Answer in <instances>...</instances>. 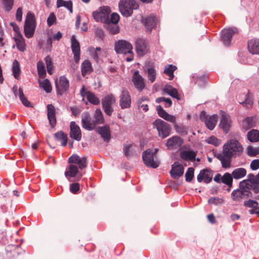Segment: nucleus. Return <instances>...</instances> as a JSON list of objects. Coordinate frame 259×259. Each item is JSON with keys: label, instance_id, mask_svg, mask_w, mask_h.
Listing matches in <instances>:
<instances>
[{"label": "nucleus", "instance_id": "obj_1", "mask_svg": "<svg viewBox=\"0 0 259 259\" xmlns=\"http://www.w3.org/2000/svg\"><path fill=\"white\" fill-rule=\"evenodd\" d=\"M68 162L70 164L68 167V170L65 172V177L69 181L72 182L71 179L78 175L79 180L82 174L79 173L78 169L82 170L87 166V157L84 156L81 158L77 154H74L69 157Z\"/></svg>", "mask_w": 259, "mask_h": 259}, {"label": "nucleus", "instance_id": "obj_2", "mask_svg": "<svg viewBox=\"0 0 259 259\" xmlns=\"http://www.w3.org/2000/svg\"><path fill=\"white\" fill-rule=\"evenodd\" d=\"M243 152V147L236 139H230L223 146V154L229 158L240 157Z\"/></svg>", "mask_w": 259, "mask_h": 259}, {"label": "nucleus", "instance_id": "obj_3", "mask_svg": "<svg viewBox=\"0 0 259 259\" xmlns=\"http://www.w3.org/2000/svg\"><path fill=\"white\" fill-rule=\"evenodd\" d=\"M118 7L122 15L128 17L132 15L134 10L139 9V6L135 0H120Z\"/></svg>", "mask_w": 259, "mask_h": 259}, {"label": "nucleus", "instance_id": "obj_4", "mask_svg": "<svg viewBox=\"0 0 259 259\" xmlns=\"http://www.w3.org/2000/svg\"><path fill=\"white\" fill-rule=\"evenodd\" d=\"M36 27V20L34 14L29 11L26 15L24 25V33L26 37L30 38L34 35Z\"/></svg>", "mask_w": 259, "mask_h": 259}, {"label": "nucleus", "instance_id": "obj_5", "mask_svg": "<svg viewBox=\"0 0 259 259\" xmlns=\"http://www.w3.org/2000/svg\"><path fill=\"white\" fill-rule=\"evenodd\" d=\"M231 198L235 201L240 202L244 198L252 197L251 191L248 186H245L239 183V188L234 190L231 194Z\"/></svg>", "mask_w": 259, "mask_h": 259}, {"label": "nucleus", "instance_id": "obj_6", "mask_svg": "<svg viewBox=\"0 0 259 259\" xmlns=\"http://www.w3.org/2000/svg\"><path fill=\"white\" fill-rule=\"evenodd\" d=\"M153 127L156 128L158 136L164 139L169 136L171 130L170 125L161 119H157L153 122Z\"/></svg>", "mask_w": 259, "mask_h": 259}, {"label": "nucleus", "instance_id": "obj_7", "mask_svg": "<svg viewBox=\"0 0 259 259\" xmlns=\"http://www.w3.org/2000/svg\"><path fill=\"white\" fill-rule=\"evenodd\" d=\"M158 151L155 149L152 151L151 149H147L143 153L142 158L144 164L148 167L156 168L159 165V162L154 160V156Z\"/></svg>", "mask_w": 259, "mask_h": 259}, {"label": "nucleus", "instance_id": "obj_8", "mask_svg": "<svg viewBox=\"0 0 259 259\" xmlns=\"http://www.w3.org/2000/svg\"><path fill=\"white\" fill-rule=\"evenodd\" d=\"M110 12L111 10L109 7H101L99 11L93 13V16L97 22L109 24Z\"/></svg>", "mask_w": 259, "mask_h": 259}, {"label": "nucleus", "instance_id": "obj_9", "mask_svg": "<svg viewBox=\"0 0 259 259\" xmlns=\"http://www.w3.org/2000/svg\"><path fill=\"white\" fill-rule=\"evenodd\" d=\"M116 99L114 96L112 94L106 95L102 99V108L105 113L111 116L114 111L112 105L115 104Z\"/></svg>", "mask_w": 259, "mask_h": 259}, {"label": "nucleus", "instance_id": "obj_10", "mask_svg": "<svg viewBox=\"0 0 259 259\" xmlns=\"http://www.w3.org/2000/svg\"><path fill=\"white\" fill-rule=\"evenodd\" d=\"M133 46L125 40H119L115 43L114 50L117 54H133Z\"/></svg>", "mask_w": 259, "mask_h": 259}, {"label": "nucleus", "instance_id": "obj_11", "mask_svg": "<svg viewBox=\"0 0 259 259\" xmlns=\"http://www.w3.org/2000/svg\"><path fill=\"white\" fill-rule=\"evenodd\" d=\"M237 32V29L236 28L224 29L221 32V40L225 46H228L231 43L233 36Z\"/></svg>", "mask_w": 259, "mask_h": 259}, {"label": "nucleus", "instance_id": "obj_12", "mask_svg": "<svg viewBox=\"0 0 259 259\" xmlns=\"http://www.w3.org/2000/svg\"><path fill=\"white\" fill-rule=\"evenodd\" d=\"M157 18L156 15L150 14L145 17H143L142 22L144 24L146 30L151 32L152 30L157 25Z\"/></svg>", "mask_w": 259, "mask_h": 259}, {"label": "nucleus", "instance_id": "obj_13", "mask_svg": "<svg viewBox=\"0 0 259 259\" xmlns=\"http://www.w3.org/2000/svg\"><path fill=\"white\" fill-rule=\"evenodd\" d=\"M71 48L73 54L74 60L76 64H78L80 60V47L74 35H72L71 37Z\"/></svg>", "mask_w": 259, "mask_h": 259}, {"label": "nucleus", "instance_id": "obj_14", "mask_svg": "<svg viewBox=\"0 0 259 259\" xmlns=\"http://www.w3.org/2000/svg\"><path fill=\"white\" fill-rule=\"evenodd\" d=\"M135 48L137 55L142 57L148 52L147 42L143 39L138 38L135 42Z\"/></svg>", "mask_w": 259, "mask_h": 259}, {"label": "nucleus", "instance_id": "obj_15", "mask_svg": "<svg viewBox=\"0 0 259 259\" xmlns=\"http://www.w3.org/2000/svg\"><path fill=\"white\" fill-rule=\"evenodd\" d=\"M212 171L209 169L205 168L201 169L197 177L199 183L203 182L204 183L208 184L211 182L212 179Z\"/></svg>", "mask_w": 259, "mask_h": 259}, {"label": "nucleus", "instance_id": "obj_16", "mask_svg": "<svg viewBox=\"0 0 259 259\" xmlns=\"http://www.w3.org/2000/svg\"><path fill=\"white\" fill-rule=\"evenodd\" d=\"M81 123L82 126L83 128L88 131H92L95 129V125L93 121L90 114L89 112H83L81 116Z\"/></svg>", "mask_w": 259, "mask_h": 259}, {"label": "nucleus", "instance_id": "obj_17", "mask_svg": "<svg viewBox=\"0 0 259 259\" xmlns=\"http://www.w3.org/2000/svg\"><path fill=\"white\" fill-rule=\"evenodd\" d=\"M119 97V106L121 109H124L131 107V97L127 91L123 90Z\"/></svg>", "mask_w": 259, "mask_h": 259}, {"label": "nucleus", "instance_id": "obj_18", "mask_svg": "<svg viewBox=\"0 0 259 259\" xmlns=\"http://www.w3.org/2000/svg\"><path fill=\"white\" fill-rule=\"evenodd\" d=\"M70 137L77 141H80L81 139V132L79 126L75 121L70 123Z\"/></svg>", "mask_w": 259, "mask_h": 259}, {"label": "nucleus", "instance_id": "obj_19", "mask_svg": "<svg viewBox=\"0 0 259 259\" xmlns=\"http://www.w3.org/2000/svg\"><path fill=\"white\" fill-rule=\"evenodd\" d=\"M183 143V140L180 137L174 136L167 140L165 146L168 149L172 150L182 146Z\"/></svg>", "mask_w": 259, "mask_h": 259}, {"label": "nucleus", "instance_id": "obj_20", "mask_svg": "<svg viewBox=\"0 0 259 259\" xmlns=\"http://www.w3.org/2000/svg\"><path fill=\"white\" fill-rule=\"evenodd\" d=\"M47 108V117L50 125L52 128H54L56 126L57 123L56 109L54 106L52 104H48Z\"/></svg>", "mask_w": 259, "mask_h": 259}, {"label": "nucleus", "instance_id": "obj_21", "mask_svg": "<svg viewBox=\"0 0 259 259\" xmlns=\"http://www.w3.org/2000/svg\"><path fill=\"white\" fill-rule=\"evenodd\" d=\"M96 132L100 135L105 142H108L111 139V131L109 125L106 124L103 126H99L96 128Z\"/></svg>", "mask_w": 259, "mask_h": 259}, {"label": "nucleus", "instance_id": "obj_22", "mask_svg": "<svg viewBox=\"0 0 259 259\" xmlns=\"http://www.w3.org/2000/svg\"><path fill=\"white\" fill-rule=\"evenodd\" d=\"M220 126L223 130L225 134H227L231 127V120L230 119V116L224 113L222 114L220 117Z\"/></svg>", "mask_w": 259, "mask_h": 259}, {"label": "nucleus", "instance_id": "obj_23", "mask_svg": "<svg viewBox=\"0 0 259 259\" xmlns=\"http://www.w3.org/2000/svg\"><path fill=\"white\" fill-rule=\"evenodd\" d=\"M60 87L56 85L57 94L62 95L69 88V81L65 76H61L59 78Z\"/></svg>", "mask_w": 259, "mask_h": 259}, {"label": "nucleus", "instance_id": "obj_24", "mask_svg": "<svg viewBox=\"0 0 259 259\" xmlns=\"http://www.w3.org/2000/svg\"><path fill=\"white\" fill-rule=\"evenodd\" d=\"M184 174V167L179 162H175L171 165V169L170 171L171 177L173 179H178Z\"/></svg>", "mask_w": 259, "mask_h": 259}, {"label": "nucleus", "instance_id": "obj_25", "mask_svg": "<svg viewBox=\"0 0 259 259\" xmlns=\"http://www.w3.org/2000/svg\"><path fill=\"white\" fill-rule=\"evenodd\" d=\"M133 82L135 88L139 91L141 92L143 90L145 87L143 78L139 74L138 70H136L134 74L133 77Z\"/></svg>", "mask_w": 259, "mask_h": 259}, {"label": "nucleus", "instance_id": "obj_26", "mask_svg": "<svg viewBox=\"0 0 259 259\" xmlns=\"http://www.w3.org/2000/svg\"><path fill=\"white\" fill-rule=\"evenodd\" d=\"M156 111L159 116L165 120L169 121L170 122L175 123L176 119V117L169 114L164 110L160 105H157L156 106Z\"/></svg>", "mask_w": 259, "mask_h": 259}, {"label": "nucleus", "instance_id": "obj_27", "mask_svg": "<svg viewBox=\"0 0 259 259\" xmlns=\"http://www.w3.org/2000/svg\"><path fill=\"white\" fill-rule=\"evenodd\" d=\"M197 153V151H195L189 149L187 150L182 151L180 153V157L185 161L194 162L195 161Z\"/></svg>", "mask_w": 259, "mask_h": 259}, {"label": "nucleus", "instance_id": "obj_28", "mask_svg": "<svg viewBox=\"0 0 259 259\" xmlns=\"http://www.w3.org/2000/svg\"><path fill=\"white\" fill-rule=\"evenodd\" d=\"M248 49L252 54L259 55V39L253 38L248 41Z\"/></svg>", "mask_w": 259, "mask_h": 259}, {"label": "nucleus", "instance_id": "obj_29", "mask_svg": "<svg viewBox=\"0 0 259 259\" xmlns=\"http://www.w3.org/2000/svg\"><path fill=\"white\" fill-rule=\"evenodd\" d=\"M93 71V68L91 63L89 60H86L81 63V74L83 77L91 73Z\"/></svg>", "mask_w": 259, "mask_h": 259}, {"label": "nucleus", "instance_id": "obj_30", "mask_svg": "<svg viewBox=\"0 0 259 259\" xmlns=\"http://www.w3.org/2000/svg\"><path fill=\"white\" fill-rule=\"evenodd\" d=\"M215 157L221 162L222 166L223 168H229L231 166V162L232 158H229L225 156L223 154L219 153L215 155Z\"/></svg>", "mask_w": 259, "mask_h": 259}, {"label": "nucleus", "instance_id": "obj_31", "mask_svg": "<svg viewBox=\"0 0 259 259\" xmlns=\"http://www.w3.org/2000/svg\"><path fill=\"white\" fill-rule=\"evenodd\" d=\"M218 121V115L213 114L209 116L208 118L204 122L205 126L209 130H212L214 128Z\"/></svg>", "mask_w": 259, "mask_h": 259}, {"label": "nucleus", "instance_id": "obj_32", "mask_svg": "<svg viewBox=\"0 0 259 259\" xmlns=\"http://www.w3.org/2000/svg\"><path fill=\"white\" fill-rule=\"evenodd\" d=\"M94 118V120H93V122L95 125V126L97 124H101L104 123L105 119L103 116V114L101 109L99 108L96 109Z\"/></svg>", "mask_w": 259, "mask_h": 259}, {"label": "nucleus", "instance_id": "obj_33", "mask_svg": "<svg viewBox=\"0 0 259 259\" xmlns=\"http://www.w3.org/2000/svg\"><path fill=\"white\" fill-rule=\"evenodd\" d=\"M55 139L61 142V145L63 147L66 146L68 141L67 135L62 131L56 133L54 135Z\"/></svg>", "mask_w": 259, "mask_h": 259}, {"label": "nucleus", "instance_id": "obj_34", "mask_svg": "<svg viewBox=\"0 0 259 259\" xmlns=\"http://www.w3.org/2000/svg\"><path fill=\"white\" fill-rule=\"evenodd\" d=\"M246 170L243 167L235 169L232 172V176L235 179H240L243 178L246 175Z\"/></svg>", "mask_w": 259, "mask_h": 259}, {"label": "nucleus", "instance_id": "obj_35", "mask_svg": "<svg viewBox=\"0 0 259 259\" xmlns=\"http://www.w3.org/2000/svg\"><path fill=\"white\" fill-rule=\"evenodd\" d=\"M36 66L39 77L40 78H45L46 76L47 73L44 62L42 61H38Z\"/></svg>", "mask_w": 259, "mask_h": 259}, {"label": "nucleus", "instance_id": "obj_36", "mask_svg": "<svg viewBox=\"0 0 259 259\" xmlns=\"http://www.w3.org/2000/svg\"><path fill=\"white\" fill-rule=\"evenodd\" d=\"M87 99L91 104L94 105H98L100 103L99 98L96 96L95 93L90 91H87Z\"/></svg>", "mask_w": 259, "mask_h": 259}, {"label": "nucleus", "instance_id": "obj_37", "mask_svg": "<svg viewBox=\"0 0 259 259\" xmlns=\"http://www.w3.org/2000/svg\"><path fill=\"white\" fill-rule=\"evenodd\" d=\"M247 139L251 142L259 141V131L256 130H251L247 133Z\"/></svg>", "mask_w": 259, "mask_h": 259}, {"label": "nucleus", "instance_id": "obj_38", "mask_svg": "<svg viewBox=\"0 0 259 259\" xmlns=\"http://www.w3.org/2000/svg\"><path fill=\"white\" fill-rule=\"evenodd\" d=\"M39 87L47 93H50L52 91V85L50 80L48 79H45L42 81L38 80Z\"/></svg>", "mask_w": 259, "mask_h": 259}, {"label": "nucleus", "instance_id": "obj_39", "mask_svg": "<svg viewBox=\"0 0 259 259\" xmlns=\"http://www.w3.org/2000/svg\"><path fill=\"white\" fill-rule=\"evenodd\" d=\"M177 67L175 65L170 64L165 67L163 73L169 76V80H172L174 78V72L177 69Z\"/></svg>", "mask_w": 259, "mask_h": 259}, {"label": "nucleus", "instance_id": "obj_40", "mask_svg": "<svg viewBox=\"0 0 259 259\" xmlns=\"http://www.w3.org/2000/svg\"><path fill=\"white\" fill-rule=\"evenodd\" d=\"M12 71L14 77L16 79H18L20 77L21 70L19 63L16 60H15L13 63Z\"/></svg>", "mask_w": 259, "mask_h": 259}, {"label": "nucleus", "instance_id": "obj_41", "mask_svg": "<svg viewBox=\"0 0 259 259\" xmlns=\"http://www.w3.org/2000/svg\"><path fill=\"white\" fill-rule=\"evenodd\" d=\"M255 125V123L251 117H247L242 121L243 127L246 130L254 127Z\"/></svg>", "mask_w": 259, "mask_h": 259}, {"label": "nucleus", "instance_id": "obj_42", "mask_svg": "<svg viewBox=\"0 0 259 259\" xmlns=\"http://www.w3.org/2000/svg\"><path fill=\"white\" fill-rule=\"evenodd\" d=\"M18 92L20 100L23 105L27 107H32L33 106L31 103L25 97L23 93V90L21 88L18 89Z\"/></svg>", "mask_w": 259, "mask_h": 259}, {"label": "nucleus", "instance_id": "obj_43", "mask_svg": "<svg viewBox=\"0 0 259 259\" xmlns=\"http://www.w3.org/2000/svg\"><path fill=\"white\" fill-rule=\"evenodd\" d=\"M233 176L232 174L229 172H226L222 177V183L227 185L229 188L233 185Z\"/></svg>", "mask_w": 259, "mask_h": 259}, {"label": "nucleus", "instance_id": "obj_44", "mask_svg": "<svg viewBox=\"0 0 259 259\" xmlns=\"http://www.w3.org/2000/svg\"><path fill=\"white\" fill-rule=\"evenodd\" d=\"M258 180L257 175L254 176V174L250 173L248 175L247 179L242 181L239 183L245 186H249L250 184L252 183V181H257Z\"/></svg>", "mask_w": 259, "mask_h": 259}, {"label": "nucleus", "instance_id": "obj_45", "mask_svg": "<svg viewBox=\"0 0 259 259\" xmlns=\"http://www.w3.org/2000/svg\"><path fill=\"white\" fill-rule=\"evenodd\" d=\"M148 74V77L149 80L151 82H153L156 79V71L152 66H149L145 70Z\"/></svg>", "mask_w": 259, "mask_h": 259}, {"label": "nucleus", "instance_id": "obj_46", "mask_svg": "<svg viewBox=\"0 0 259 259\" xmlns=\"http://www.w3.org/2000/svg\"><path fill=\"white\" fill-rule=\"evenodd\" d=\"M240 103L247 108H250L252 107V105L253 103V99L250 97L249 93H248L245 95V100L242 102H240Z\"/></svg>", "mask_w": 259, "mask_h": 259}, {"label": "nucleus", "instance_id": "obj_47", "mask_svg": "<svg viewBox=\"0 0 259 259\" xmlns=\"http://www.w3.org/2000/svg\"><path fill=\"white\" fill-rule=\"evenodd\" d=\"M45 61L47 65V69L48 73L50 75L53 74V65L51 58L49 56H47L45 58Z\"/></svg>", "mask_w": 259, "mask_h": 259}, {"label": "nucleus", "instance_id": "obj_48", "mask_svg": "<svg viewBox=\"0 0 259 259\" xmlns=\"http://www.w3.org/2000/svg\"><path fill=\"white\" fill-rule=\"evenodd\" d=\"M175 128L176 131L182 136H186L188 134V128L184 125H178L175 124Z\"/></svg>", "mask_w": 259, "mask_h": 259}, {"label": "nucleus", "instance_id": "obj_49", "mask_svg": "<svg viewBox=\"0 0 259 259\" xmlns=\"http://www.w3.org/2000/svg\"><path fill=\"white\" fill-rule=\"evenodd\" d=\"M14 0H2L4 9L6 12H9L13 8Z\"/></svg>", "mask_w": 259, "mask_h": 259}, {"label": "nucleus", "instance_id": "obj_50", "mask_svg": "<svg viewBox=\"0 0 259 259\" xmlns=\"http://www.w3.org/2000/svg\"><path fill=\"white\" fill-rule=\"evenodd\" d=\"M249 187V191H252L254 193L258 194L259 193V180H255L252 181V183L250 184L249 186H247Z\"/></svg>", "mask_w": 259, "mask_h": 259}, {"label": "nucleus", "instance_id": "obj_51", "mask_svg": "<svg viewBox=\"0 0 259 259\" xmlns=\"http://www.w3.org/2000/svg\"><path fill=\"white\" fill-rule=\"evenodd\" d=\"M208 203L214 205H221L224 203V200L223 198L219 197H210L208 200Z\"/></svg>", "mask_w": 259, "mask_h": 259}, {"label": "nucleus", "instance_id": "obj_52", "mask_svg": "<svg viewBox=\"0 0 259 259\" xmlns=\"http://www.w3.org/2000/svg\"><path fill=\"white\" fill-rule=\"evenodd\" d=\"M194 168L193 167H189L185 174V178L186 181L188 182H190L193 177L194 174Z\"/></svg>", "mask_w": 259, "mask_h": 259}, {"label": "nucleus", "instance_id": "obj_53", "mask_svg": "<svg viewBox=\"0 0 259 259\" xmlns=\"http://www.w3.org/2000/svg\"><path fill=\"white\" fill-rule=\"evenodd\" d=\"M243 204L245 207L254 209L258 205V203L256 200L249 199L245 201Z\"/></svg>", "mask_w": 259, "mask_h": 259}, {"label": "nucleus", "instance_id": "obj_54", "mask_svg": "<svg viewBox=\"0 0 259 259\" xmlns=\"http://www.w3.org/2000/svg\"><path fill=\"white\" fill-rule=\"evenodd\" d=\"M15 42H16L17 48L19 51L23 52L26 50V44L25 40H15Z\"/></svg>", "mask_w": 259, "mask_h": 259}, {"label": "nucleus", "instance_id": "obj_55", "mask_svg": "<svg viewBox=\"0 0 259 259\" xmlns=\"http://www.w3.org/2000/svg\"><path fill=\"white\" fill-rule=\"evenodd\" d=\"M207 78L205 75L198 76L196 81L197 84L200 87H203L207 81Z\"/></svg>", "mask_w": 259, "mask_h": 259}, {"label": "nucleus", "instance_id": "obj_56", "mask_svg": "<svg viewBox=\"0 0 259 259\" xmlns=\"http://www.w3.org/2000/svg\"><path fill=\"white\" fill-rule=\"evenodd\" d=\"M119 16L116 13H113L111 15L110 18H109V24H116L119 20Z\"/></svg>", "mask_w": 259, "mask_h": 259}, {"label": "nucleus", "instance_id": "obj_57", "mask_svg": "<svg viewBox=\"0 0 259 259\" xmlns=\"http://www.w3.org/2000/svg\"><path fill=\"white\" fill-rule=\"evenodd\" d=\"M79 189L80 185L78 183H73L71 184L70 185V191L73 194H77Z\"/></svg>", "mask_w": 259, "mask_h": 259}, {"label": "nucleus", "instance_id": "obj_58", "mask_svg": "<svg viewBox=\"0 0 259 259\" xmlns=\"http://www.w3.org/2000/svg\"><path fill=\"white\" fill-rule=\"evenodd\" d=\"M259 154V148H255L251 146L247 148V154L250 156H255Z\"/></svg>", "mask_w": 259, "mask_h": 259}, {"label": "nucleus", "instance_id": "obj_59", "mask_svg": "<svg viewBox=\"0 0 259 259\" xmlns=\"http://www.w3.org/2000/svg\"><path fill=\"white\" fill-rule=\"evenodd\" d=\"M206 142L209 144L217 146L219 145L220 142L218 138L214 136H211L206 140Z\"/></svg>", "mask_w": 259, "mask_h": 259}, {"label": "nucleus", "instance_id": "obj_60", "mask_svg": "<svg viewBox=\"0 0 259 259\" xmlns=\"http://www.w3.org/2000/svg\"><path fill=\"white\" fill-rule=\"evenodd\" d=\"M56 22V17L55 14L53 13H52L50 14L49 16L47 19V24L50 27Z\"/></svg>", "mask_w": 259, "mask_h": 259}, {"label": "nucleus", "instance_id": "obj_61", "mask_svg": "<svg viewBox=\"0 0 259 259\" xmlns=\"http://www.w3.org/2000/svg\"><path fill=\"white\" fill-rule=\"evenodd\" d=\"M108 25V29L111 33L116 34L119 32V28L117 25H116V24H112L111 25L109 24Z\"/></svg>", "mask_w": 259, "mask_h": 259}, {"label": "nucleus", "instance_id": "obj_62", "mask_svg": "<svg viewBox=\"0 0 259 259\" xmlns=\"http://www.w3.org/2000/svg\"><path fill=\"white\" fill-rule=\"evenodd\" d=\"M71 2V1H65L64 0H57V8L64 7L67 9V6H69Z\"/></svg>", "mask_w": 259, "mask_h": 259}, {"label": "nucleus", "instance_id": "obj_63", "mask_svg": "<svg viewBox=\"0 0 259 259\" xmlns=\"http://www.w3.org/2000/svg\"><path fill=\"white\" fill-rule=\"evenodd\" d=\"M250 168L253 170H257L259 168V159H256L253 160L250 163Z\"/></svg>", "mask_w": 259, "mask_h": 259}, {"label": "nucleus", "instance_id": "obj_64", "mask_svg": "<svg viewBox=\"0 0 259 259\" xmlns=\"http://www.w3.org/2000/svg\"><path fill=\"white\" fill-rule=\"evenodd\" d=\"M70 110L72 114L75 116H78L81 112V110L77 106L71 107Z\"/></svg>", "mask_w": 259, "mask_h": 259}]
</instances>
